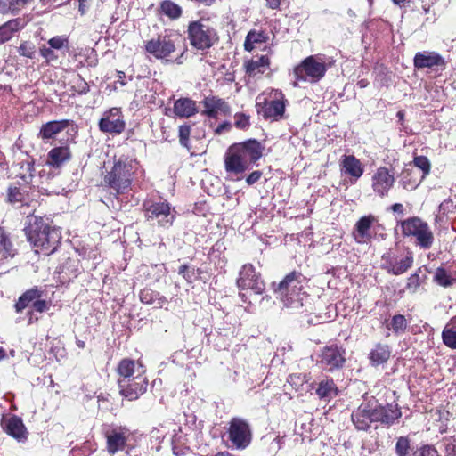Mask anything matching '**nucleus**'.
Segmentation results:
<instances>
[{
  "instance_id": "obj_1",
  "label": "nucleus",
  "mask_w": 456,
  "mask_h": 456,
  "mask_svg": "<svg viewBox=\"0 0 456 456\" xmlns=\"http://www.w3.org/2000/svg\"><path fill=\"white\" fill-rule=\"evenodd\" d=\"M402 412L397 404L387 403L382 405L374 397L361 403L352 412V421L358 430L367 431L371 423L379 422L391 426L400 419Z\"/></svg>"
},
{
  "instance_id": "obj_2",
  "label": "nucleus",
  "mask_w": 456,
  "mask_h": 456,
  "mask_svg": "<svg viewBox=\"0 0 456 456\" xmlns=\"http://www.w3.org/2000/svg\"><path fill=\"white\" fill-rule=\"evenodd\" d=\"M264 149L255 139L232 144L224 154L225 171L232 175H242L260 159Z\"/></svg>"
},
{
  "instance_id": "obj_3",
  "label": "nucleus",
  "mask_w": 456,
  "mask_h": 456,
  "mask_svg": "<svg viewBox=\"0 0 456 456\" xmlns=\"http://www.w3.org/2000/svg\"><path fill=\"white\" fill-rule=\"evenodd\" d=\"M28 175H22L19 180L10 183L6 188L4 201L17 208L32 207L37 202L38 192L32 184L33 165L26 163Z\"/></svg>"
},
{
  "instance_id": "obj_4",
  "label": "nucleus",
  "mask_w": 456,
  "mask_h": 456,
  "mask_svg": "<svg viewBox=\"0 0 456 456\" xmlns=\"http://www.w3.org/2000/svg\"><path fill=\"white\" fill-rule=\"evenodd\" d=\"M187 39L191 46L198 51H208L219 42L216 28L211 25L209 19L200 18L189 22Z\"/></svg>"
},
{
  "instance_id": "obj_5",
  "label": "nucleus",
  "mask_w": 456,
  "mask_h": 456,
  "mask_svg": "<svg viewBox=\"0 0 456 456\" xmlns=\"http://www.w3.org/2000/svg\"><path fill=\"white\" fill-rule=\"evenodd\" d=\"M333 62L332 58H326L323 54L310 55L294 69V76L297 80L317 83Z\"/></svg>"
},
{
  "instance_id": "obj_6",
  "label": "nucleus",
  "mask_w": 456,
  "mask_h": 456,
  "mask_svg": "<svg viewBox=\"0 0 456 456\" xmlns=\"http://www.w3.org/2000/svg\"><path fill=\"white\" fill-rule=\"evenodd\" d=\"M302 274L291 272L274 289L277 297L287 307L297 308L303 305V284Z\"/></svg>"
},
{
  "instance_id": "obj_7",
  "label": "nucleus",
  "mask_w": 456,
  "mask_h": 456,
  "mask_svg": "<svg viewBox=\"0 0 456 456\" xmlns=\"http://www.w3.org/2000/svg\"><path fill=\"white\" fill-rule=\"evenodd\" d=\"M133 166L131 162H127L121 159L114 162L110 171L104 176V183L116 194H124L127 192L132 184Z\"/></svg>"
},
{
  "instance_id": "obj_8",
  "label": "nucleus",
  "mask_w": 456,
  "mask_h": 456,
  "mask_svg": "<svg viewBox=\"0 0 456 456\" xmlns=\"http://www.w3.org/2000/svg\"><path fill=\"white\" fill-rule=\"evenodd\" d=\"M144 216L147 221L156 222L160 227L169 228L172 226L176 211L167 200H146L142 203Z\"/></svg>"
},
{
  "instance_id": "obj_9",
  "label": "nucleus",
  "mask_w": 456,
  "mask_h": 456,
  "mask_svg": "<svg viewBox=\"0 0 456 456\" xmlns=\"http://www.w3.org/2000/svg\"><path fill=\"white\" fill-rule=\"evenodd\" d=\"M402 234L404 237L412 236L416 244L421 248L428 249L434 242V234L428 224L418 216L409 217L400 222Z\"/></svg>"
},
{
  "instance_id": "obj_10",
  "label": "nucleus",
  "mask_w": 456,
  "mask_h": 456,
  "mask_svg": "<svg viewBox=\"0 0 456 456\" xmlns=\"http://www.w3.org/2000/svg\"><path fill=\"white\" fill-rule=\"evenodd\" d=\"M27 240L41 250H50L53 253L56 247H50L49 235L51 227L49 224L43 217L34 216L30 218L24 228Z\"/></svg>"
},
{
  "instance_id": "obj_11",
  "label": "nucleus",
  "mask_w": 456,
  "mask_h": 456,
  "mask_svg": "<svg viewBox=\"0 0 456 456\" xmlns=\"http://www.w3.org/2000/svg\"><path fill=\"white\" fill-rule=\"evenodd\" d=\"M270 98L267 100L258 95L256 100V111L265 119L279 120L283 118L287 101L279 90H273Z\"/></svg>"
},
{
  "instance_id": "obj_12",
  "label": "nucleus",
  "mask_w": 456,
  "mask_h": 456,
  "mask_svg": "<svg viewBox=\"0 0 456 456\" xmlns=\"http://www.w3.org/2000/svg\"><path fill=\"white\" fill-rule=\"evenodd\" d=\"M44 292L37 286L30 288L23 292L14 304V309L17 313H21L26 308L31 306L32 311H28V323L32 322L33 311L44 313L49 310L51 302L43 298Z\"/></svg>"
},
{
  "instance_id": "obj_13",
  "label": "nucleus",
  "mask_w": 456,
  "mask_h": 456,
  "mask_svg": "<svg viewBox=\"0 0 456 456\" xmlns=\"http://www.w3.org/2000/svg\"><path fill=\"white\" fill-rule=\"evenodd\" d=\"M381 268L393 275H401L406 273L413 265V253L409 249L398 253L390 248L381 257Z\"/></svg>"
},
{
  "instance_id": "obj_14",
  "label": "nucleus",
  "mask_w": 456,
  "mask_h": 456,
  "mask_svg": "<svg viewBox=\"0 0 456 456\" xmlns=\"http://www.w3.org/2000/svg\"><path fill=\"white\" fill-rule=\"evenodd\" d=\"M146 370L139 365L137 374L132 379H118L119 394L129 401L137 400L147 391L148 379L144 375Z\"/></svg>"
},
{
  "instance_id": "obj_15",
  "label": "nucleus",
  "mask_w": 456,
  "mask_h": 456,
  "mask_svg": "<svg viewBox=\"0 0 456 456\" xmlns=\"http://www.w3.org/2000/svg\"><path fill=\"white\" fill-rule=\"evenodd\" d=\"M229 440L236 449L247 448L252 441V430L249 423L241 418H232L229 422Z\"/></svg>"
},
{
  "instance_id": "obj_16",
  "label": "nucleus",
  "mask_w": 456,
  "mask_h": 456,
  "mask_svg": "<svg viewBox=\"0 0 456 456\" xmlns=\"http://www.w3.org/2000/svg\"><path fill=\"white\" fill-rule=\"evenodd\" d=\"M145 51L159 60H166L175 51V40L170 34L159 35L145 43Z\"/></svg>"
},
{
  "instance_id": "obj_17",
  "label": "nucleus",
  "mask_w": 456,
  "mask_h": 456,
  "mask_svg": "<svg viewBox=\"0 0 456 456\" xmlns=\"http://www.w3.org/2000/svg\"><path fill=\"white\" fill-rule=\"evenodd\" d=\"M237 286L240 289H250L255 294L261 295L265 289V284L260 273L256 272L251 264H245L239 272Z\"/></svg>"
},
{
  "instance_id": "obj_18",
  "label": "nucleus",
  "mask_w": 456,
  "mask_h": 456,
  "mask_svg": "<svg viewBox=\"0 0 456 456\" xmlns=\"http://www.w3.org/2000/svg\"><path fill=\"white\" fill-rule=\"evenodd\" d=\"M319 362L328 371L343 368L346 362V350L336 344L326 346L322 350Z\"/></svg>"
},
{
  "instance_id": "obj_19",
  "label": "nucleus",
  "mask_w": 456,
  "mask_h": 456,
  "mask_svg": "<svg viewBox=\"0 0 456 456\" xmlns=\"http://www.w3.org/2000/svg\"><path fill=\"white\" fill-rule=\"evenodd\" d=\"M100 131L111 134H120L126 128L121 110L118 108H111L103 113L102 118L99 120Z\"/></svg>"
},
{
  "instance_id": "obj_20",
  "label": "nucleus",
  "mask_w": 456,
  "mask_h": 456,
  "mask_svg": "<svg viewBox=\"0 0 456 456\" xmlns=\"http://www.w3.org/2000/svg\"><path fill=\"white\" fill-rule=\"evenodd\" d=\"M395 176L387 167L377 168L371 177V188L380 198L388 196L389 191L394 186Z\"/></svg>"
},
{
  "instance_id": "obj_21",
  "label": "nucleus",
  "mask_w": 456,
  "mask_h": 456,
  "mask_svg": "<svg viewBox=\"0 0 456 456\" xmlns=\"http://www.w3.org/2000/svg\"><path fill=\"white\" fill-rule=\"evenodd\" d=\"M201 103L204 107L201 114L210 118H217L219 115L227 116L231 113L229 104L217 96H207Z\"/></svg>"
},
{
  "instance_id": "obj_22",
  "label": "nucleus",
  "mask_w": 456,
  "mask_h": 456,
  "mask_svg": "<svg viewBox=\"0 0 456 456\" xmlns=\"http://www.w3.org/2000/svg\"><path fill=\"white\" fill-rule=\"evenodd\" d=\"M413 64L418 69L425 68H441L444 69L445 68L444 59L436 52H418L414 56Z\"/></svg>"
},
{
  "instance_id": "obj_23",
  "label": "nucleus",
  "mask_w": 456,
  "mask_h": 456,
  "mask_svg": "<svg viewBox=\"0 0 456 456\" xmlns=\"http://www.w3.org/2000/svg\"><path fill=\"white\" fill-rule=\"evenodd\" d=\"M129 434L125 428H116L106 432L107 448L110 454L125 449Z\"/></svg>"
},
{
  "instance_id": "obj_24",
  "label": "nucleus",
  "mask_w": 456,
  "mask_h": 456,
  "mask_svg": "<svg viewBox=\"0 0 456 456\" xmlns=\"http://www.w3.org/2000/svg\"><path fill=\"white\" fill-rule=\"evenodd\" d=\"M377 221L373 215L362 216L357 221L353 233L357 243H365L371 240L370 228Z\"/></svg>"
},
{
  "instance_id": "obj_25",
  "label": "nucleus",
  "mask_w": 456,
  "mask_h": 456,
  "mask_svg": "<svg viewBox=\"0 0 456 456\" xmlns=\"http://www.w3.org/2000/svg\"><path fill=\"white\" fill-rule=\"evenodd\" d=\"M340 165L341 170L350 175L352 183H356L364 171L362 164L354 155H344Z\"/></svg>"
},
{
  "instance_id": "obj_26",
  "label": "nucleus",
  "mask_w": 456,
  "mask_h": 456,
  "mask_svg": "<svg viewBox=\"0 0 456 456\" xmlns=\"http://www.w3.org/2000/svg\"><path fill=\"white\" fill-rule=\"evenodd\" d=\"M27 22L24 18L12 19L0 25V45L10 41L14 35L23 29Z\"/></svg>"
},
{
  "instance_id": "obj_27",
  "label": "nucleus",
  "mask_w": 456,
  "mask_h": 456,
  "mask_svg": "<svg viewBox=\"0 0 456 456\" xmlns=\"http://www.w3.org/2000/svg\"><path fill=\"white\" fill-rule=\"evenodd\" d=\"M3 429L6 434L17 440L27 438V430L21 419L16 415L6 419L2 422Z\"/></svg>"
},
{
  "instance_id": "obj_28",
  "label": "nucleus",
  "mask_w": 456,
  "mask_h": 456,
  "mask_svg": "<svg viewBox=\"0 0 456 456\" xmlns=\"http://www.w3.org/2000/svg\"><path fill=\"white\" fill-rule=\"evenodd\" d=\"M270 64V58L267 55H261L246 61L244 67L248 76L255 77L268 70Z\"/></svg>"
},
{
  "instance_id": "obj_29",
  "label": "nucleus",
  "mask_w": 456,
  "mask_h": 456,
  "mask_svg": "<svg viewBox=\"0 0 456 456\" xmlns=\"http://www.w3.org/2000/svg\"><path fill=\"white\" fill-rule=\"evenodd\" d=\"M391 356V349L388 345L378 343L369 353V360L373 367L385 364Z\"/></svg>"
},
{
  "instance_id": "obj_30",
  "label": "nucleus",
  "mask_w": 456,
  "mask_h": 456,
  "mask_svg": "<svg viewBox=\"0 0 456 456\" xmlns=\"http://www.w3.org/2000/svg\"><path fill=\"white\" fill-rule=\"evenodd\" d=\"M173 110L174 113L180 118H190L199 112L196 102L187 97L176 100Z\"/></svg>"
},
{
  "instance_id": "obj_31",
  "label": "nucleus",
  "mask_w": 456,
  "mask_h": 456,
  "mask_svg": "<svg viewBox=\"0 0 456 456\" xmlns=\"http://www.w3.org/2000/svg\"><path fill=\"white\" fill-rule=\"evenodd\" d=\"M139 365L142 364L128 358L122 359L117 367V372L119 376L118 379H132L134 377V374H137Z\"/></svg>"
},
{
  "instance_id": "obj_32",
  "label": "nucleus",
  "mask_w": 456,
  "mask_h": 456,
  "mask_svg": "<svg viewBox=\"0 0 456 456\" xmlns=\"http://www.w3.org/2000/svg\"><path fill=\"white\" fill-rule=\"evenodd\" d=\"M338 394V387L332 379L326 378L318 383L316 395L320 399L330 400L331 398L337 396Z\"/></svg>"
},
{
  "instance_id": "obj_33",
  "label": "nucleus",
  "mask_w": 456,
  "mask_h": 456,
  "mask_svg": "<svg viewBox=\"0 0 456 456\" xmlns=\"http://www.w3.org/2000/svg\"><path fill=\"white\" fill-rule=\"evenodd\" d=\"M140 300L142 304L153 305L156 308H162L167 302L165 297L149 288L141 290Z\"/></svg>"
},
{
  "instance_id": "obj_34",
  "label": "nucleus",
  "mask_w": 456,
  "mask_h": 456,
  "mask_svg": "<svg viewBox=\"0 0 456 456\" xmlns=\"http://www.w3.org/2000/svg\"><path fill=\"white\" fill-rule=\"evenodd\" d=\"M442 339L446 346L456 349V316L452 317L444 328Z\"/></svg>"
},
{
  "instance_id": "obj_35",
  "label": "nucleus",
  "mask_w": 456,
  "mask_h": 456,
  "mask_svg": "<svg viewBox=\"0 0 456 456\" xmlns=\"http://www.w3.org/2000/svg\"><path fill=\"white\" fill-rule=\"evenodd\" d=\"M269 39L268 35L264 30H250L245 39L244 48L248 52L254 50L255 45L260 43H265Z\"/></svg>"
},
{
  "instance_id": "obj_36",
  "label": "nucleus",
  "mask_w": 456,
  "mask_h": 456,
  "mask_svg": "<svg viewBox=\"0 0 456 456\" xmlns=\"http://www.w3.org/2000/svg\"><path fill=\"white\" fill-rule=\"evenodd\" d=\"M77 134V126L69 120H59V135L61 142H73Z\"/></svg>"
},
{
  "instance_id": "obj_37",
  "label": "nucleus",
  "mask_w": 456,
  "mask_h": 456,
  "mask_svg": "<svg viewBox=\"0 0 456 456\" xmlns=\"http://www.w3.org/2000/svg\"><path fill=\"white\" fill-rule=\"evenodd\" d=\"M159 12L171 20H177L183 14V9L171 0H164L160 3Z\"/></svg>"
},
{
  "instance_id": "obj_38",
  "label": "nucleus",
  "mask_w": 456,
  "mask_h": 456,
  "mask_svg": "<svg viewBox=\"0 0 456 456\" xmlns=\"http://www.w3.org/2000/svg\"><path fill=\"white\" fill-rule=\"evenodd\" d=\"M15 255L12 243L4 229L0 228V260L12 257Z\"/></svg>"
},
{
  "instance_id": "obj_39",
  "label": "nucleus",
  "mask_w": 456,
  "mask_h": 456,
  "mask_svg": "<svg viewBox=\"0 0 456 456\" xmlns=\"http://www.w3.org/2000/svg\"><path fill=\"white\" fill-rule=\"evenodd\" d=\"M434 281L442 287H450L456 281V271L455 275L452 276L446 269L438 267L436 270Z\"/></svg>"
},
{
  "instance_id": "obj_40",
  "label": "nucleus",
  "mask_w": 456,
  "mask_h": 456,
  "mask_svg": "<svg viewBox=\"0 0 456 456\" xmlns=\"http://www.w3.org/2000/svg\"><path fill=\"white\" fill-rule=\"evenodd\" d=\"M408 324L409 322L404 315L395 314L391 318V321L387 325V328L391 330L394 334L401 335L406 331Z\"/></svg>"
},
{
  "instance_id": "obj_41",
  "label": "nucleus",
  "mask_w": 456,
  "mask_h": 456,
  "mask_svg": "<svg viewBox=\"0 0 456 456\" xmlns=\"http://www.w3.org/2000/svg\"><path fill=\"white\" fill-rule=\"evenodd\" d=\"M45 166L48 167L49 171L46 173L45 169L41 171V178L45 180L46 183H50V180L54 178V175H51V168L57 167V147L53 148L47 156Z\"/></svg>"
},
{
  "instance_id": "obj_42",
  "label": "nucleus",
  "mask_w": 456,
  "mask_h": 456,
  "mask_svg": "<svg viewBox=\"0 0 456 456\" xmlns=\"http://www.w3.org/2000/svg\"><path fill=\"white\" fill-rule=\"evenodd\" d=\"M17 51L20 56L26 57L28 59H33L36 56L37 48L33 42L28 41V40H24V41L20 42V45L18 46Z\"/></svg>"
},
{
  "instance_id": "obj_43",
  "label": "nucleus",
  "mask_w": 456,
  "mask_h": 456,
  "mask_svg": "<svg viewBox=\"0 0 456 456\" xmlns=\"http://www.w3.org/2000/svg\"><path fill=\"white\" fill-rule=\"evenodd\" d=\"M49 47L46 45H43L40 47V54L45 59V61L49 63L51 61L55 59V54L53 49H57V37H52L48 41Z\"/></svg>"
},
{
  "instance_id": "obj_44",
  "label": "nucleus",
  "mask_w": 456,
  "mask_h": 456,
  "mask_svg": "<svg viewBox=\"0 0 456 456\" xmlns=\"http://www.w3.org/2000/svg\"><path fill=\"white\" fill-rule=\"evenodd\" d=\"M411 452L410 439L407 436H400L395 444L397 456H409Z\"/></svg>"
},
{
  "instance_id": "obj_45",
  "label": "nucleus",
  "mask_w": 456,
  "mask_h": 456,
  "mask_svg": "<svg viewBox=\"0 0 456 456\" xmlns=\"http://www.w3.org/2000/svg\"><path fill=\"white\" fill-rule=\"evenodd\" d=\"M57 134V121H50L43 125L39 135L43 140L53 139Z\"/></svg>"
},
{
  "instance_id": "obj_46",
  "label": "nucleus",
  "mask_w": 456,
  "mask_h": 456,
  "mask_svg": "<svg viewBox=\"0 0 456 456\" xmlns=\"http://www.w3.org/2000/svg\"><path fill=\"white\" fill-rule=\"evenodd\" d=\"M420 272L421 269L419 268L407 280L406 289H408L411 293H415L421 285L422 281L419 276Z\"/></svg>"
},
{
  "instance_id": "obj_47",
  "label": "nucleus",
  "mask_w": 456,
  "mask_h": 456,
  "mask_svg": "<svg viewBox=\"0 0 456 456\" xmlns=\"http://www.w3.org/2000/svg\"><path fill=\"white\" fill-rule=\"evenodd\" d=\"M190 134H191V126L189 125H182L179 126V142L182 146L185 147L187 150L191 149L190 146Z\"/></svg>"
},
{
  "instance_id": "obj_48",
  "label": "nucleus",
  "mask_w": 456,
  "mask_h": 456,
  "mask_svg": "<svg viewBox=\"0 0 456 456\" xmlns=\"http://www.w3.org/2000/svg\"><path fill=\"white\" fill-rule=\"evenodd\" d=\"M414 166L419 167L423 172L425 177L430 172L431 164L428 159L425 156H416L413 159Z\"/></svg>"
},
{
  "instance_id": "obj_49",
  "label": "nucleus",
  "mask_w": 456,
  "mask_h": 456,
  "mask_svg": "<svg viewBox=\"0 0 456 456\" xmlns=\"http://www.w3.org/2000/svg\"><path fill=\"white\" fill-rule=\"evenodd\" d=\"M412 456H440L438 451L430 444H424L412 452Z\"/></svg>"
},
{
  "instance_id": "obj_50",
  "label": "nucleus",
  "mask_w": 456,
  "mask_h": 456,
  "mask_svg": "<svg viewBox=\"0 0 456 456\" xmlns=\"http://www.w3.org/2000/svg\"><path fill=\"white\" fill-rule=\"evenodd\" d=\"M178 273L182 275L188 283H191L196 276L195 269L188 265H182L179 267Z\"/></svg>"
},
{
  "instance_id": "obj_51",
  "label": "nucleus",
  "mask_w": 456,
  "mask_h": 456,
  "mask_svg": "<svg viewBox=\"0 0 456 456\" xmlns=\"http://www.w3.org/2000/svg\"><path fill=\"white\" fill-rule=\"evenodd\" d=\"M234 120V125L239 129H246L249 126V116L244 113H236Z\"/></svg>"
},
{
  "instance_id": "obj_52",
  "label": "nucleus",
  "mask_w": 456,
  "mask_h": 456,
  "mask_svg": "<svg viewBox=\"0 0 456 456\" xmlns=\"http://www.w3.org/2000/svg\"><path fill=\"white\" fill-rule=\"evenodd\" d=\"M446 456H456V439L451 437L444 443Z\"/></svg>"
},
{
  "instance_id": "obj_53",
  "label": "nucleus",
  "mask_w": 456,
  "mask_h": 456,
  "mask_svg": "<svg viewBox=\"0 0 456 456\" xmlns=\"http://www.w3.org/2000/svg\"><path fill=\"white\" fill-rule=\"evenodd\" d=\"M70 158V151L68 146L66 145H60L59 146V164L61 162H63L65 160L69 159Z\"/></svg>"
},
{
  "instance_id": "obj_54",
  "label": "nucleus",
  "mask_w": 456,
  "mask_h": 456,
  "mask_svg": "<svg viewBox=\"0 0 456 456\" xmlns=\"http://www.w3.org/2000/svg\"><path fill=\"white\" fill-rule=\"evenodd\" d=\"M262 171L260 170H256V171H253L246 179V182L248 185H253L254 183H256V182L259 181V179L262 177Z\"/></svg>"
},
{
  "instance_id": "obj_55",
  "label": "nucleus",
  "mask_w": 456,
  "mask_h": 456,
  "mask_svg": "<svg viewBox=\"0 0 456 456\" xmlns=\"http://www.w3.org/2000/svg\"><path fill=\"white\" fill-rule=\"evenodd\" d=\"M32 0H12L10 2L9 9H12L13 6L17 7H24L28 4H29Z\"/></svg>"
},
{
  "instance_id": "obj_56",
  "label": "nucleus",
  "mask_w": 456,
  "mask_h": 456,
  "mask_svg": "<svg viewBox=\"0 0 456 456\" xmlns=\"http://www.w3.org/2000/svg\"><path fill=\"white\" fill-rule=\"evenodd\" d=\"M231 123L229 122H224L222 124H220L216 129V134H222L224 130H229L231 128Z\"/></svg>"
},
{
  "instance_id": "obj_57",
  "label": "nucleus",
  "mask_w": 456,
  "mask_h": 456,
  "mask_svg": "<svg viewBox=\"0 0 456 456\" xmlns=\"http://www.w3.org/2000/svg\"><path fill=\"white\" fill-rule=\"evenodd\" d=\"M391 210L395 213H398L400 215H403L404 208L401 203H395L390 207Z\"/></svg>"
},
{
  "instance_id": "obj_58",
  "label": "nucleus",
  "mask_w": 456,
  "mask_h": 456,
  "mask_svg": "<svg viewBox=\"0 0 456 456\" xmlns=\"http://www.w3.org/2000/svg\"><path fill=\"white\" fill-rule=\"evenodd\" d=\"M267 5L272 9H276L281 4V0H266Z\"/></svg>"
},
{
  "instance_id": "obj_59",
  "label": "nucleus",
  "mask_w": 456,
  "mask_h": 456,
  "mask_svg": "<svg viewBox=\"0 0 456 456\" xmlns=\"http://www.w3.org/2000/svg\"><path fill=\"white\" fill-rule=\"evenodd\" d=\"M79 2V6H78V10L80 12V13L82 15H84L86 12V1H84V0H78Z\"/></svg>"
},
{
  "instance_id": "obj_60",
  "label": "nucleus",
  "mask_w": 456,
  "mask_h": 456,
  "mask_svg": "<svg viewBox=\"0 0 456 456\" xmlns=\"http://www.w3.org/2000/svg\"><path fill=\"white\" fill-rule=\"evenodd\" d=\"M118 82L121 85V86H125L126 83L125 81V72L123 71H118Z\"/></svg>"
},
{
  "instance_id": "obj_61",
  "label": "nucleus",
  "mask_w": 456,
  "mask_h": 456,
  "mask_svg": "<svg viewBox=\"0 0 456 456\" xmlns=\"http://www.w3.org/2000/svg\"><path fill=\"white\" fill-rule=\"evenodd\" d=\"M88 91H89L88 85L86 82H82V86L79 90V94H86Z\"/></svg>"
},
{
  "instance_id": "obj_62",
  "label": "nucleus",
  "mask_w": 456,
  "mask_h": 456,
  "mask_svg": "<svg viewBox=\"0 0 456 456\" xmlns=\"http://www.w3.org/2000/svg\"><path fill=\"white\" fill-rule=\"evenodd\" d=\"M67 44H68V41L66 39L59 38V45H58L59 50H62L64 47L67 48Z\"/></svg>"
},
{
  "instance_id": "obj_63",
  "label": "nucleus",
  "mask_w": 456,
  "mask_h": 456,
  "mask_svg": "<svg viewBox=\"0 0 456 456\" xmlns=\"http://www.w3.org/2000/svg\"><path fill=\"white\" fill-rule=\"evenodd\" d=\"M215 456H233L232 454H231L229 452H217Z\"/></svg>"
},
{
  "instance_id": "obj_64",
  "label": "nucleus",
  "mask_w": 456,
  "mask_h": 456,
  "mask_svg": "<svg viewBox=\"0 0 456 456\" xmlns=\"http://www.w3.org/2000/svg\"><path fill=\"white\" fill-rule=\"evenodd\" d=\"M396 116L400 121H403L404 118V112L403 110H400L397 112Z\"/></svg>"
}]
</instances>
